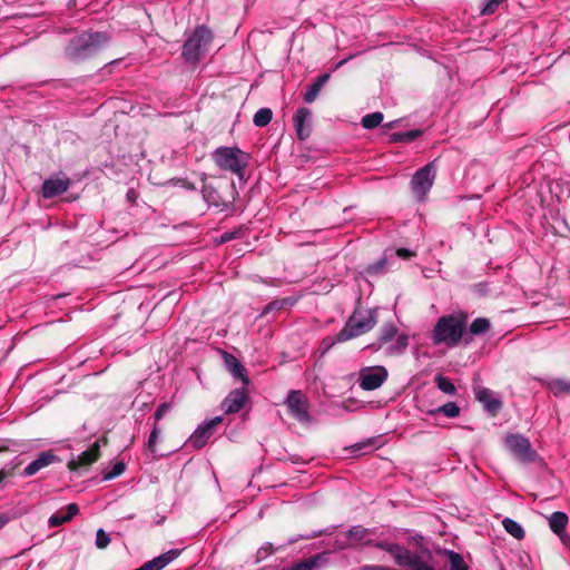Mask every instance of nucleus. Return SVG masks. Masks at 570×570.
I'll return each mask as SVG.
<instances>
[{
	"instance_id": "obj_1",
	"label": "nucleus",
	"mask_w": 570,
	"mask_h": 570,
	"mask_svg": "<svg viewBox=\"0 0 570 570\" xmlns=\"http://www.w3.org/2000/svg\"><path fill=\"white\" fill-rule=\"evenodd\" d=\"M109 41L107 32L83 31L72 37L65 48L68 60L79 62L98 53Z\"/></svg>"
},
{
	"instance_id": "obj_2",
	"label": "nucleus",
	"mask_w": 570,
	"mask_h": 570,
	"mask_svg": "<svg viewBox=\"0 0 570 570\" xmlns=\"http://www.w3.org/2000/svg\"><path fill=\"white\" fill-rule=\"evenodd\" d=\"M377 323L375 309L355 311L346 321L344 327L336 334L334 341L330 337L323 340L328 350L335 342L342 343L370 332Z\"/></svg>"
},
{
	"instance_id": "obj_3",
	"label": "nucleus",
	"mask_w": 570,
	"mask_h": 570,
	"mask_svg": "<svg viewBox=\"0 0 570 570\" xmlns=\"http://www.w3.org/2000/svg\"><path fill=\"white\" fill-rule=\"evenodd\" d=\"M465 325L464 315L451 314L440 317L432 332L433 343L456 346L463 337Z\"/></svg>"
},
{
	"instance_id": "obj_4",
	"label": "nucleus",
	"mask_w": 570,
	"mask_h": 570,
	"mask_svg": "<svg viewBox=\"0 0 570 570\" xmlns=\"http://www.w3.org/2000/svg\"><path fill=\"white\" fill-rule=\"evenodd\" d=\"M212 41V30L205 24L197 26L185 40L181 57L188 63H198L208 52Z\"/></svg>"
},
{
	"instance_id": "obj_5",
	"label": "nucleus",
	"mask_w": 570,
	"mask_h": 570,
	"mask_svg": "<svg viewBox=\"0 0 570 570\" xmlns=\"http://www.w3.org/2000/svg\"><path fill=\"white\" fill-rule=\"evenodd\" d=\"M365 544L373 546L389 552L397 566L407 567L410 570H425L430 566L420 554L413 553L405 547L397 543L368 540Z\"/></svg>"
},
{
	"instance_id": "obj_6",
	"label": "nucleus",
	"mask_w": 570,
	"mask_h": 570,
	"mask_svg": "<svg viewBox=\"0 0 570 570\" xmlns=\"http://www.w3.org/2000/svg\"><path fill=\"white\" fill-rule=\"evenodd\" d=\"M215 164L225 171L237 173L247 167L249 156L238 147H218L212 154Z\"/></svg>"
},
{
	"instance_id": "obj_7",
	"label": "nucleus",
	"mask_w": 570,
	"mask_h": 570,
	"mask_svg": "<svg viewBox=\"0 0 570 570\" xmlns=\"http://www.w3.org/2000/svg\"><path fill=\"white\" fill-rule=\"evenodd\" d=\"M436 169V159H434L416 170L412 176L411 189L417 200H424L426 194L432 188Z\"/></svg>"
},
{
	"instance_id": "obj_8",
	"label": "nucleus",
	"mask_w": 570,
	"mask_h": 570,
	"mask_svg": "<svg viewBox=\"0 0 570 570\" xmlns=\"http://www.w3.org/2000/svg\"><path fill=\"white\" fill-rule=\"evenodd\" d=\"M505 445L514 458L523 463L534 462L538 458L529 439L521 434H510L505 438Z\"/></svg>"
},
{
	"instance_id": "obj_9",
	"label": "nucleus",
	"mask_w": 570,
	"mask_h": 570,
	"mask_svg": "<svg viewBox=\"0 0 570 570\" xmlns=\"http://www.w3.org/2000/svg\"><path fill=\"white\" fill-rule=\"evenodd\" d=\"M285 404L287 405L289 413L301 423L308 422L311 420L308 413V401L303 392L292 390L288 392Z\"/></svg>"
},
{
	"instance_id": "obj_10",
	"label": "nucleus",
	"mask_w": 570,
	"mask_h": 570,
	"mask_svg": "<svg viewBox=\"0 0 570 570\" xmlns=\"http://www.w3.org/2000/svg\"><path fill=\"white\" fill-rule=\"evenodd\" d=\"M387 379V371L384 366L363 367L360 371L358 383L365 391L379 389Z\"/></svg>"
},
{
	"instance_id": "obj_11",
	"label": "nucleus",
	"mask_w": 570,
	"mask_h": 570,
	"mask_svg": "<svg viewBox=\"0 0 570 570\" xmlns=\"http://www.w3.org/2000/svg\"><path fill=\"white\" fill-rule=\"evenodd\" d=\"M223 422L222 416H216L210 421L200 424L188 439V444L194 449H202L206 445L213 434V430Z\"/></svg>"
},
{
	"instance_id": "obj_12",
	"label": "nucleus",
	"mask_w": 570,
	"mask_h": 570,
	"mask_svg": "<svg viewBox=\"0 0 570 570\" xmlns=\"http://www.w3.org/2000/svg\"><path fill=\"white\" fill-rule=\"evenodd\" d=\"M57 462H60V459L52 451H42L19 474L22 478H30L36 475L42 469Z\"/></svg>"
},
{
	"instance_id": "obj_13",
	"label": "nucleus",
	"mask_w": 570,
	"mask_h": 570,
	"mask_svg": "<svg viewBox=\"0 0 570 570\" xmlns=\"http://www.w3.org/2000/svg\"><path fill=\"white\" fill-rule=\"evenodd\" d=\"M475 399L482 403L484 410L492 415H495L502 407V402L494 393L483 386H474Z\"/></svg>"
},
{
	"instance_id": "obj_14",
	"label": "nucleus",
	"mask_w": 570,
	"mask_h": 570,
	"mask_svg": "<svg viewBox=\"0 0 570 570\" xmlns=\"http://www.w3.org/2000/svg\"><path fill=\"white\" fill-rule=\"evenodd\" d=\"M247 400V394L244 389H235L228 393V395L222 402V409L227 414H234L240 411L245 401Z\"/></svg>"
},
{
	"instance_id": "obj_15",
	"label": "nucleus",
	"mask_w": 570,
	"mask_h": 570,
	"mask_svg": "<svg viewBox=\"0 0 570 570\" xmlns=\"http://www.w3.org/2000/svg\"><path fill=\"white\" fill-rule=\"evenodd\" d=\"M100 440H97L91 448L81 452L77 459H72L68 462L70 470H77L82 466L92 464L99 458Z\"/></svg>"
},
{
	"instance_id": "obj_16",
	"label": "nucleus",
	"mask_w": 570,
	"mask_h": 570,
	"mask_svg": "<svg viewBox=\"0 0 570 570\" xmlns=\"http://www.w3.org/2000/svg\"><path fill=\"white\" fill-rule=\"evenodd\" d=\"M312 112L308 108L301 107L296 110L294 116V125L298 139L305 140L311 135V121Z\"/></svg>"
},
{
	"instance_id": "obj_17",
	"label": "nucleus",
	"mask_w": 570,
	"mask_h": 570,
	"mask_svg": "<svg viewBox=\"0 0 570 570\" xmlns=\"http://www.w3.org/2000/svg\"><path fill=\"white\" fill-rule=\"evenodd\" d=\"M69 186V178H49L43 181L41 194L45 198H52L67 191Z\"/></svg>"
},
{
	"instance_id": "obj_18",
	"label": "nucleus",
	"mask_w": 570,
	"mask_h": 570,
	"mask_svg": "<svg viewBox=\"0 0 570 570\" xmlns=\"http://www.w3.org/2000/svg\"><path fill=\"white\" fill-rule=\"evenodd\" d=\"M78 513L79 507L76 503H70L66 507V509H61L53 513L49 518L48 523L51 528H57L69 522Z\"/></svg>"
},
{
	"instance_id": "obj_19",
	"label": "nucleus",
	"mask_w": 570,
	"mask_h": 570,
	"mask_svg": "<svg viewBox=\"0 0 570 570\" xmlns=\"http://www.w3.org/2000/svg\"><path fill=\"white\" fill-rule=\"evenodd\" d=\"M179 554V551L176 549L169 550L153 560L145 562L141 567L136 570H161L167 564H169L174 559H176Z\"/></svg>"
},
{
	"instance_id": "obj_20",
	"label": "nucleus",
	"mask_w": 570,
	"mask_h": 570,
	"mask_svg": "<svg viewBox=\"0 0 570 570\" xmlns=\"http://www.w3.org/2000/svg\"><path fill=\"white\" fill-rule=\"evenodd\" d=\"M202 180L204 181L203 187H202V195H203L204 200L208 205H213L215 207H220L222 209H226L228 207V204L222 200L218 190L213 185L205 184L206 174L202 175Z\"/></svg>"
},
{
	"instance_id": "obj_21",
	"label": "nucleus",
	"mask_w": 570,
	"mask_h": 570,
	"mask_svg": "<svg viewBox=\"0 0 570 570\" xmlns=\"http://www.w3.org/2000/svg\"><path fill=\"white\" fill-rule=\"evenodd\" d=\"M224 361H225V365L228 370V372L234 376V377H237L239 380H242V382L247 385L249 383V379L247 377L246 375V368L244 367V365L238 361L237 357H235L234 355L229 354V353H225L224 354Z\"/></svg>"
},
{
	"instance_id": "obj_22",
	"label": "nucleus",
	"mask_w": 570,
	"mask_h": 570,
	"mask_svg": "<svg viewBox=\"0 0 570 570\" xmlns=\"http://www.w3.org/2000/svg\"><path fill=\"white\" fill-rule=\"evenodd\" d=\"M330 75L324 73L318 76L315 81L307 88L304 94V101L307 104H312L318 96L323 86L328 81Z\"/></svg>"
},
{
	"instance_id": "obj_23",
	"label": "nucleus",
	"mask_w": 570,
	"mask_h": 570,
	"mask_svg": "<svg viewBox=\"0 0 570 570\" xmlns=\"http://www.w3.org/2000/svg\"><path fill=\"white\" fill-rule=\"evenodd\" d=\"M548 520L551 531L557 535H561L569 522L568 515L561 511L553 512Z\"/></svg>"
},
{
	"instance_id": "obj_24",
	"label": "nucleus",
	"mask_w": 570,
	"mask_h": 570,
	"mask_svg": "<svg viewBox=\"0 0 570 570\" xmlns=\"http://www.w3.org/2000/svg\"><path fill=\"white\" fill-rule=\"evenodd\" d=\"M325 560V553H317L295 563L289 568V570H316Z\"/></svg>"
},
{
	"instance_id": "obj_25",
	"label": "nucleus",
	"mask_w": 570,
	"mask_h": 570,
	"mask_svg": "<svg viewBox=\"0 0 570 570\" xmlns=\"http://www.w3.org/2000/svg\"><path fill=\"white\" fill-rule=\"evenodd\" d=\"M547 386L557 397L570 394V381L568 380L553 379L548 382Z\"/></svg>"
},
{
	"instance_id": "obj_26",
	"label": "nucleus",
	"mask_w": 570,
	"mask_h": 570,
	"mask_svg": "<svg viewBox=\"0 0 570 570\" xmlns=\"http://www.w3.org/2000/svg\"><path fill=\"white\" fill-rule=\"evenodd\" d=\"M390 257L387 252H385L382 258L366 267L367 275H380L387 271L390 268Z\"/></svg>"
},
{
	"instance_id": "obj_27",
	"label": "nucleus",
	"mask_w": 570,
	"mask_h": 570,
	"mask_svg": "<svg viewBox=\"0 0 570 570\" xmlns=\"http://www.w3.org/2000/svg\"><path fill=\"white\" fill-rule=\"evenodd\" d=\"M502 524H503L504 530L513 538H515L518 540H522L524 538L525 532H524L523 528L521 527V524L518 523L517 521H514L510 518H505L502 521Z\"/></svg>"
},
{
	"instance_id": "obj_28",
	"label": "nucleus",
	"mask_w": 570,
	"mask_h": 570,
	"mask_svg": "<svg viewBox=\"0 0 570 570\" xmlns=\"http://www.w3.org/2000/svg\"><path fill=\"white\" fill-rule=\"evenodd\" d=\"M423 131L421 129H411L404 132H393L391 141L393 142H411L421 137Z\"/></svg>"
},
{
	"instance_id": "obj_29",
	"label": "nucleus",
	"mask_w": 570,
	"mask_h": 570,
	"mask_svg": "<svg viewBox=\"0 0 570 570\" xmlns=\"http://www.w3.org/2000/svg\"><path fill=\"white\" fill-rule=\"evenodd\" d=\"M407 345H409L407 335L399 334V335H396L395 342L386 348V352L390 355H400V354L404 353Z\"/></svg>"
},
{
	"instance_id": "obj_30",
	"label": "nucleus",
	"mask_w": 570,
	"mask_h": 570,
	"mask_svg": "<svg viewBox=\"0 0 570 570\" xmlns=\"http://www.w3.org/2000/svg\"><path fill=\"white\" fill-rule=\"evenodd\" d=\"M491 327V323L485 317H478L475 318L469 327V332L472 335H482L485 334Z\"/></svg>"
},
{
	"instance_id": "obj_31",
	"label": "nucleus",
	"mask_w": 570,
	"mask_h": 570,
	"mask_svg": "<svg viewBox=\"0 0 570 570\" xmlns=\"http://www.w3.org/2000/svg\"><path fill=\"white\" fill-rule=\"evenodd\" d=\"M273 112L269 108H261L255 112L253 122L256 127H265L271 122Z\"/></svg>"
},
{
	"instance_id": "obj_32",
	"label": "nucleus",
	"mask_w": 570,
	"mask_h": 570,
	"mask_svg": "<svg viewBox=\"0 0 570 570\" xmlns=\"http://www.w3.org/2000/svg\"><path fill=\"white\" fill-rule=\"evenodd\" d=\"M397 335V328L393 323H386L382 326L379 335L380 344H386Z\"/></svg>"
},
{
	"instance_id": "obj_33",
	"label": "nucleus",
	"mask_w": 570,
	"mask_h": 570,
	"mask_svg": "<svg viewBox=\"0 0 570 570\" xmlns=\"http://www.w3.org/2000/svg\"><path fill=\"white\" fill-rule=\"evenodd\" d=\"M383 121V114L381 111H375L372 114L365 115L361 124L365 129H374Z\"/></svg>"
},
{
	"instance_id": "obj_34",
	"label": "nucleus",
	"mask_w": 570,
	"mask_h": 570,
	"mask_svg": "<svg viewBox=\"0 0 570 570\" xmlns=\"http://www.w3.org/2000/svg\"><path fill=\"white\" fill-rule=\"evenodd\" d=\"M429 413L430 414L443 413L448 417H456L460 414V407L458 406V404L455 402H448V403L443 404L442 406L430 411Z\"/></svg>"
},
{
	"instance_id": "obj_35",
	"label": "nucleus",
	"mask_w": 570,
	"mask_h": 570,
	"mask_svg": "<svg viewBox=\"0 0 570 570\" xmlns=\"http://www.w3.org/2000/svg\"><path fill=\"white\" fill-rule=\"evenodd\" d=\"M445 553L449 557L451 570H469L463 560V557L460 553L452 550H446Z\"/></svg>"
},
{
	"instance_id": "obj_36",
	"label": "nucleus",
	"mask_w": 570,
	"mask_h": 570,
	"mask_svg": "<svg viewBox=\"0 0 570 570\" xmlns=\"http://www.w3.org/2000/svg\"><path fill=\"white\" fill-rule=\"evenodd\" d=\"M436 386L445 394L453 395L456 392L454 384L445 376L439 374L435 376Z\"/></svg>"
},
{
	"instance_id": "obj_37",
	"label": "nucleus",
	"mask_w": 570,
	"mask_h": 570,
	"mask_svg": "<svg viewBox=\"0 0 570 570\" xmlns=\"http://www.w3.org/2000/svg\"><path fill=\"white\" fill-rule=\"evenodd\" d=\"M160 429L159 425L154 423L153 430L149 434L148 441H147V450L153 454V456H156V445L158 443L159 436H160Z\"/></svg>"
},
{
	"instance_id": "obj_38",
	"label": "nucleus",
	"mask_w": 570,
	"mask_h": 570,
	"mask_svg": "<svg viewBox=\"0 0 570 570\" xmlns=\"http://www.w3.org/2000/svg\"><path fill=\"white\" fill-rule=\"evenodd\" d=\"M170 403L165 402L159 404L153 415L154 423L158 424V422L170 411Z\"/></svg>"
},
{
	"instance_id": "obj_39",
	"label": "nucleus",
	"mask_w": 570,
	"mask_h": 570,
	"mask_svg": "<svg viewBox=\"0 0 570 570\" xmlns=\"http://www.w3.org/2000/svg\"><path fill=\"white\" fill-rule=\"evenodd\" d=\"M110 543V537L104 529H99L96 533V546L99 549H105Z\"/></svg>"
},
{
	"instance_id": "obj_40",
	"label": "nucleus",
	"mask_w": 570,
	"mask_h": 570,
	"mask_svg": "<svg viewBox=\"0 0 570 570\" xmlns=\"http://www.w3.org/2000/svg\"><path fill=\"white\" fill-rule=\"evenodd\" d=\"M347 534H348V538L356 540V541H361L367 534V529H365L361 525H356V527L351 528L347 531Z\"/></svg>"
},
{
	"instance_id": "obj_41",
	"label": "nucleus",
	"mask_w": 570,
	"mask_h": 570,
	"mask_svg": "<svg viewBox=\"0 0 570 570\" xmlns=\"http://www.w3.org/2000/svg\"><path fill=\"white\" fill-rule=\"evenodd\" d=\"M126 465L124 462H117L112 469L105 474V480H111L124 473Z\"/></svg>"
},
{
	"instance_id": "obj_42",
	"label": "nucleus",
	"mask_w": 570,
	"mask_h": 570,
	"mask_svg": "<svg viewBox=\"0 0 570 570\" xmlns=\"http://www.w3.org/2000/svg\"><path fill=\"white\" fill-rule=\"evenodd\" d=\"M273 553L272 543L267 542L262 546L256 552V562H259Z\"/></svg>"
},
{
	"instance_id": "obj_43",
	"label": "nucleus",
	"mask_w": 570,
	"mask_h": 570,
	"mask_svg": "<svg viewBox=\"0 0 570 570\" xmlns=\"http://www.w3.org/2000/svg\"><path fill=\"white\" fill-rule=\"evenodd\" d=\"M240 235V230H230V232H225L223 233L219 238L217 239V243L218 244H225L227 242H230L233 239H236L238 238Z\"/></svg>"
},
{
	"instance_id": "obj_44",
	"label": "nucleus",
	"mask_w": 570,
	"mask_h": 570,
	"mask_svg": "<svg viewBox=\"0 0 570 570\" xmlns=\"http://www.w3.org/2000/svg\"><path fill=\"white\" fill-rule=\"evenodd\" d=\"M281 309H284V306H283V304H282L281 299H275V301H273V302L268 303V304L264 307V309H263V312H262V314H261V315H262V316H263V315H267L269 312H273V311H281Z\"/></svg>"
},
{
	"instance_id": "obj_45",
	"label": "nucleus",
	"mask_w": 570,
	"mask_h": 570,
	"mask_svg": "<svg viewBox=\"0 0 570 570\" xmlns=\"http://www.w3.org/2000/svg\"><path fill=\"white\" fill-rule=\"evenodd\" d=\"M394 255L400 257V258H402V259H409L412 256H414V253L412 250H410V249H406V248H399L394 253L390 254L391 257H393Z\"/></svg>"
},
{
	"instance_id": "obj_46",
	"label": "nucleus",
	"mask_w": 570,
	"mask_h": 570,
	"mask_svg": "<svg viewBox=\"0 0 570 570\" xmlns=\"http://www.w3.org/2000/svg\"><path fill=\"white\" fill-rule=\"evenodd\" d=\"M361 570H397V569L389 568L386 566L365 564L361 568Z\"/></svg>"
},
{
	"instance_id": "obj_47",
	"label": "nucleus",
	"mask_w": 570,
	"mask_h": 570,
	"mask_svg": "<svg viewBox=\"0 0 570 570\" xmlns=\"http://www.w3.org/2000/svg\"><path fill=\"white\" fill-rule=\"evenodd\" d=\"M279 299H281L284 308L292 307L296 303V298H294V297H284V298H279Z\"/></svg>"
},
{
	"instance_id": "obj_48",
	"label": "nucleus",
	"mask_w": 570,
	"mask_h": 570,
	"mask_svg": "<svg viewBox=\"0 0 570 570\" xmlns=\"http://www.w3.org/2000/svg\"><path fill=\"white\" fill-rule=\"evenodd\" d=\"M179 183H181V186L188 190H196V186L193 184V183H189L187 180H184V179H179L178 180Z\"/></svg>"
},
{
	"instance_id": "obj_49",
	"label": "nucleus",
	"mask_w": 570,
	"mask_h": 570,
	"mask_svg": "<svg viewBox=\"0 0 570 570\" xmlns=\"http://www.w3.org/2000/svg\"><path fill=\"white\" fill-rule=\"evenodd\" d=\"M563 544L568 546L570 544V535L566 533V530L561 533V535H558Z\"/></svg>"
},
{
	"instance_id": "obj_50",
	"label": "nucleus",
	"mask_w": 570,
	"mask_h": 570,
	"mask_svg": "<svg viewBox=\"0 0 570 570\" xmlns=\"http://www.w3.org/2000/svg\"><path fill=\"white\" fill-rule=\"evenodd\" d=\"M245 168H246V167H242V169H240L239 171L234 173V174L238 177V179H239L240 181H243V180L245 179Z\"/></svg>"
},
{
	"instance_id": "obj_51",
	"label": "nucleus",
	"mask_w": 570,
	"mask_h": 570,
	"mask_svg": "<svg viewBox=\"0 0 570 570\" xmlns=\"http://www.w3.org/2000/svg\"><path fill=\"white\" fill-rule=\"evenodd\" d=\"M8 520L9 519L7 515L0 514V529H2L7 524Z\"/></svg>"
},
{
	"instance_id": "obj_52",
	"label": "nucleus",
	"mask_w": 570,
	"mask_h": 570,
	"mask_svg": "<svg viewBox=\"0 0 570 570\" xmlns=\"http://www.w3.org/2000/svg\"><path fill=\"white\" fill-rule=\"evenodd\" d=\"M370 444H371V442H370V441H367L366 443H358V444H356V445H355V448H356V450H361V449H362V448H364L365 445H370Z\"/></svg>"
},
{
	"instance_id": "obj_53",
	"label": "nucleus",
	"mask_w": 570,
	"mask_h": 570,
	"mask_svg": "<svg viewBox=\"0 0 570 570\" xmlns=\"http://www.w3.org/2000/svg\"><path fill=\"white\" fill-rule=\"evenodd\" d=\"M322 533H323L322 531H318V532H316V533H314L312 535H303L302 538H304V539L315 538L317 535H321Z\"/></svg>"
},
{
	"instance_id": "obj_54",
	"label": "nucleus",
	"mask_w": 570,
	"mask_h": 570,
	"mask_svg": "<svg viewBox=\"0 0 570 570\" xmlns=\"http://www.w3.org/2000/svg\"><path fill=\"white\" fill-rule=\"evenodd\" d=\"M396 122H397L396 120L391 121V122L386 124L384 127H386L387 129L394 128V126L396 125Z\"/></svg>"
},
{
	"instance_id": "obj_55",
	"label": "nucleus",
	"mask_w": 570,
	"mask_h": 570,
	"mask_svg": "<svg viewBox=\"0 0 570 570\" xmlns=\"http://www.w3.org/2000/svg\"><path fill=\"white\" fill-rule=\"evenodd\" d=\"M8 475L4 471H0V483L4 480V478Z\"/></svg>"
},
{
	"instance_id": "obj_56",
	"label": "nucleus",
	"mask_w": 570,
	"mask_h": 570,
	"mask_svg": "<svg viewBox=\"0 0 570 570\" xmlns=\"http://www.w3.org/2000/svg\"><path fill=\"white\" fill-rule=\"evenodd\" d=\"M345 61H346V60H341V61L337 63V66H336V67L338 68V67L343 66V65L345 63Z\"/></svg>"
},
{
	"instance_id": "obj_57",
	"label": "nucleus",
	"mask_w": 570,
	"mask_h": 570,
	"mask_svg": "<svg viewBox=\"0 0 570 570\" xmlns=\"http://www.w3.org/2000/svg\"><path fill=\"white\" fill-rule=\"evenodd\" d=\"M131 193H132V191L127 193V196H128L129 198H132Z\"/></svg>"
},
{
	"instance_id": "obj_58",
	"label": "nucleus",
	"mask_w": 570,
	"mask_h": 570,
	"mask_svg": "<svg viewBox=\"0 0 570 570\" xmlns=\"http://www.w3.org/2000/svg\"><path fill=\"white\" fill-rule=\"evenodd\" d=\"M131 193H132V191L127 193V196H128L129 198H132Z\"/></svg>"
},
{
	"instance_id": "obj_59",
	"label": "nucleus",
	"mask_w": 570,
	"mask_h": 570,
	"mask_svg": "<svg viewBox=\"0 0 570 570\" xmlns=\"http://www.w3.org/2000/svg\"><path fill=\"white\" fill-rule=\"evenodd\" d=\"M425 570H434L431 566L428 567Z\"/></svg>"
},
{
	"instance_id": "obj_60",
	"label": "nucleus",
	"mask_w": 570,
	"mask_h": 570,
	"mask_svg": "<svg viewBox=\"0 0 570 570\" xmlns=\"http://www.w3.org/2000/svg\"><path fill=\"white\" fill-rule=\"evenodd\" d=\"M501 570H505V569L502 568Z\"/></svg>"
}]
</instances>
